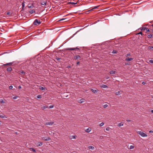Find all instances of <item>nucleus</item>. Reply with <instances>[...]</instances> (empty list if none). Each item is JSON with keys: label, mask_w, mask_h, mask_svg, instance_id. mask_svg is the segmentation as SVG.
<instances>
[{"label": "nucleus", "mask_w": 153, "mask_h": 153, "mask_svg": "<svg viewBox=\"0 0 153 153\" xmlns=\"http://www.w3.org/2000/svg\"><path fill=\"white\" fill-rule=\"evenodd\" d=\"M83 99L80 100H79V103H82L84 102V101H82Z\"/></svg>", "instance_id": "32"}, {"label": "nucleus", "mask_w": 153, "mask_h": 153, "mask_svg": "<svg viewBox=\"0 0 153 153\" xmlns=\"http://www.w3.org/2000/svg\"><path fill=\"white\" fill-rule=\"evenodd\" d=\"M152 48H153V46H150L148 47L149 49H151Z\"/></svg>", "instance_id": "31"}, {"label": "nucleus", "mask_w": 153, "mask_h": 153, "mask_svg": "<svg viewBox=\"0 0 153 153\" xmlns=\"http://www.w3.org/2000/svg\"><path fill=\"white\" fill-rule=\"evenodd\" d=\"M110 130V128L109 127L107 128H106V130L107 131H109Z\"/></svg>", "instance_id": "40"}, {"label": "nucleus", "mask_w": 153, "mask_h": 153, "mask_svg": "<svg viewBox=\"0 0 153 153\" xmlns=\"http://www.w3.org/2000/svg\"><path fill=\"white\" fill-rule=\"evenodd\" d=\"M141 30H146V32L149 31V30L148 28L145 27H142L141 28H140Z\"/></svg>", "instance_id": "6"}, {"label": "nucleus", "mask_w": 153, "mask_h": 153, "mask_svg": "<svg viewBox=\"0 0 153 153\" xmlns=\"http://www.w3.org/2000/svg\"><path fill=\"white\" fill-rule=\"evenodd\" d=\"M70 66H68L67 68H70Z\"/></svg>", "instance_id": "54"}, {"label": "nucleus", "mask_w": 153, "mask_h": 153, "mask_svg": "<svg viewBox=\"0 0 153 153\" xmlns=\"http://www.w3.org/2000/svg\"><path fill=\"white\" fill-rule=\"evenodd\" d=\"M108 106V105L107 104H105L103 105V108H107Z\"/></svg>", "instance_id": "34"}, {"label": "nucleus", "mask_w": 153, "mask_h": 153, "mask_svg": "<svg viewBox=\"0 0 153 153\" xmlns=\"http://www.w3.org/2000/svg\"><path fill=\"white\" fill-rule=\"evenodd\" d=\"M15 134H18V132H15Z\"/></svg>", "instance_id": "55"}, {"label": "nucleus", "mask_w": 153, "mask_h": 153, "mask_svg": "<svg viewBox=\"0 0 153 153\" xmlns=\"http://www.w3.org/2000/svg\"><path fill=\"white\" fill-rule=\"evenodd\" d=\"M151 112L152 113H153V110H152L151 111Z\"/></svg>", "instance_id": "53"}, {"label": "nucleus", "mask_w": 153, "mask_h": 153, "mask_svg": "<svg viewBox=\"0 0 153 153\" xmlns=\"http://www.w3.org/2000/svg\"><path fill=\"white\" fill-rule=\"evenodd\" d=\"M137 34H141L142 35H143V34L142 33V32H140L139 33H138Z\"/></svg>", "instance_id": "43"}, {"label": "nucleus", "mask_w": 153, "mask_h": 153, "mask_svg": "<svg viewBox=\"0 0 153 153\" xmlns=\"http://www.w3.org/2000/svg\"><path fill=\"white\" fill-rule=\"evenodd\" d=\"M18 88H19V89H20V88H21V86H19V87H18Z\"/></svg>", "instance_id": "48"}, {"label": "nucleus", "mask_w": 153, "mask_h": 153, "mask_svg": "<svg viewBox=\"0 0 153 153\" xmlns=\"http://www.w3.org/2000/svg\"><path fill=\"white\" fill-rule=\"evenodd\" d=\"M88 148L90 149H94V147L92 146H89Z\"/></svg>", "instance_id": "22"}, {"label": "nucleus", "mask_w": 153, "mask_h": 153, "mask_svg": "<svg viewBox=\"0 0 153 153\" xmlns=\"http://www.w3.org/2000/svg\"><path fill=\"white\" fill-rule=\"evenodd\" d=\"M63 20H65V22L67 21H68L67 18H63L60 19L59 21H62Z\"/></svg>", "instance_id": "13"}, {"label": "nucleus", "mask_w": 153, "mask_h": 153, "mask_svg": "<svg viewBox=\"0 0 153 153\" xmlns=\"http://www.w3.org/2000/svg\"><path fill=\"white\" fill-rule=\"evenodd\" d=\"M149 132L150 133H152V132H153V131H152L151 130V131H149Z\"/></svg>", "instance_id": "51"}, {"label": "nucleus", "mask_w": 153, "mask_h": 153, "mask_svg": "<svg viewBox=\"0 0 153 153\" xmlns=\"http://www.w3.org/2000/svg\"><path fill=\"white\" fill-rule=\"evenodd\" d=\"M137 133L143 137H146L147 136V134L143 132H142L141 131H138L137 132Z\"/></svg>", "instance_id": "2"}, {"label": "nucleus", "mask_w": 153, "mask_h": 153, "mask_svg": "<svg viewBox=\"0 0 153 153\" xmlns=\"http://www.w3.org/2000/svg\"><path fill=\"white\" fill-rule=\"evenodd\" d=\"M126 121H127V122H130V121H131V120H126Z\"/></svg>", "instance_id": "47"}, {"label": "nucleus", "mask_w": 153, "mask_h": 153, "mask_svg": "<svg viewBox=\"0 0 153 153\" xmlns=\"http://www.w3.org/2000/svg\"><path fill=\"white\" fill-rule=\"evenodd\" d=\"M10 14V12H7V15H9Z\"/></svg>", "instance_id": "45"}, {"label": "nucleus", "mask_w": 153, "mask_h": 153, "mask_svg": "<svg viewBox=\"0 0 153 153\" xmlns=\"http://www.w3.org/2000/svg\"><path fill=\"white\" fill-rule=\"evenodd\" d=\"M53 105H50L49 107V108H53Z\"/></svg>", "instance_id": "39"}, {"label": "nucleus", "mask_w": 153, "mask_h": 153, "mask_svg": "<svg viewBox=\"0 0 153 153\" xmlns=\"http://www.w3.org/2000/svg\"><path fill=\"white\" fill-rule=\"evenodd\" d=\"M0 102L2 104L4 103H5L4 102V101L3 100L1 99L0 100Z\"/></svg>", "instance_id": "26"}, {"label": "nucleus", "mask_w": 153, "mask_h": 153, "mask_svg": "<svg viewBox=\"0 0 153 153\" xmlns=\"http://www.w3.org/2000/svg\"><path fill=\"white\" fill-rule=\"evenodd\" d=\"M149 62L151 63H153V61L152 60H151L149 61Z\"/></svg>", "instance_id": "42"}, {"label": "nucleus", "mask_w": 153, "mask_h": 153, "mask_svg": "<svg viewBox=\"0 0 153 153\" xmlns=\"http://www.w3.org/2000/svg\"><path fill=\"white\" fill-rule=\"evenodd\" d=\"M75 59H78L79 60H81V56L79 55H76L74 57Z\"/></svg>", "instance_id": "4"}, {"label": "nucleus", "mask_w": 153, "mask_h": 153, "mask_svg": "<svg viewBox=\"0 0 153 153\" xmlns=\"http://www.w3.org/2000/svg\"><path fill=\"white\" fill-rule=\"evenodd\" d=\"M40 89L41 90H44L45 89V88L44 87H41L40 88Z\"/></svg>", "instance_id": "36"}, {"label": "nucleus", "mask_w": 153, "mask_h": 153, "mask_svg": "<svg viewBox=\"0 0 153 153\" xmlns=\"http://www.w3.org/2000/svg\"><path fill=\"white\" fill-rule=\"evenodd\" d=\"M22 9H23L25 7V2L23 1L22 4Z\"/></svg>", "instance_id": "24"}, {"label": "nucleus", "mask_w": 153, "mask_h": 153, "mask_svg": "<svg viewBox=\"0 0 153 153\" xmlns=\"http://www.w3.org/2000/svg\"><path fill=\"white\" fill-rule=\"evenodd\" d=\"M28 7L29 8H31L33 7V5H29V4L28 5Z\"/></svg>", "instance_id": "38"}, {"label": "nucleus", "mask_w": 153, "mask_h": 153, "mask_svg": "<svg viewBox=\"0 0 153 153\" xmlns=\"http://www.w3.org/2000/svg\"><path fill=\"white\" fill-rule=\"evenodd\" d=\"M41 23V22L40 21H39L38 19H36L34 21L33 24L35 25H40Z\"/></svg>", "instance_id": "3"}, {"label": "nucleus", "mask_w": 153, "mask_h": 153, "mask_svg": "<svg viewBox=\"0 0 153 153\" xmlns=\"http://www.w3.org/2000/svg\"><path fill=\"white\" fill-rule=\"evenodd\" d=\"M17 97H13V99H16V98Z\"/></svg>", "instance_id": "50"}, {"label": "nucleus", "mask_w": 153, "mask_h": 153, "mask_svg": "<svg viewBox=\"0 0 153 153\" xmlns=\"http://www.w3.org/2000/svg\"><path fill=\"white\" fill-rule=\"evenodd\" d=\"M54 124L53 122H47L45 124V125H52Z\"/></svg>", "instance_id": "9"}, {"label": "nucleus", "mask_w": 153, "mask_h": 153, "mask_svg": "<svg viewBox=\"0 0 153 153\" xmlns=\"http://www.w3.org/2000/svg\"><path fill=\"white\" fill-rule=\"evenodd\" d=\"M18 73L21 75H25V72L22 70L19 71Z\"/></svg>", "instance_id": "5"}, {"label": "nucleus", "mask_w": 153, "mask_h": 153, "mask_svg": "<svg viewBox=\"0 0 153 153\" xmlns=\"http://www.w3.org/2000/svg\"><path fill=\"white\" fill-rule=\"evenodd\" d=\"M30 150L33 151L34 152H36L35 149L33 148H30Z\"/></svg>", "instance_id": "25"}, {"label": "nucleus", "mask_w": 153, "mask_h": 153, "mask_svg": "<svg viewBox=\"0 0 153 153\" xmlns=\"http://www.w3.org/2000/svg\"><path fill=\"white\" fill-rule=\"evenodd\" d=\"M116 71H110L109 73L111 74H114L115 73Z\"/></svg>", "instance_id": "15"}, {"label": "nucleus", "mask_w": 153, "mask_h": 153, "mask_svg": "<svg viewBox=\"0 0 153 153\" xmlns=\"http://www.w3.org/2000/svg\"><path fill=\"white\" fill-rule=\"evenodd\" d=\"M13 62L7 63L6 64H4L3 65V66H10L12 65L13 64Z\"/></svg>", "instance_id": "7"}, {"label": "nucleus", "mask_w": 153, "mask_h": 153, "mask_svg": "<svg viewBox=\"0 0 153 153\" xmlns=\"http://www.w3.org/2000/svg\"><path fill=\"white\" fill-rule=\"evenodd\" d=\"M130 55V54H127L126 55V56H129V55Z\"/></svg>", "instance_id": "49"}, {"label": "nucleus", "mask_w": 153, "mask_h": 153, "mask_svg": "<svg viewBox=\"0 0 153 153\" xmlns=\"http://www.w3.org/2000/svg\"><path fill=\"white\" fill-rule=\"evenodd\" d=\"M74 138V139H75L76 138H75V136H72Z\"/></svg>", "instance_id": "52"}, {"label": "nucleus", "mask_w": 153, "mask_h": 153, "mask_svg": "<svg viewBox=\"0 0 153 153\" xmlns=\"http://www.w3.org/2000/svg\"><path fill=\"white\" fill-rule=\"evenodd\" d=\"M76 49L79 50L80 49H79V48H78L77 47H76L75 48H67L65 49V50H66V51H68V50L73 51V50H76Z\"/></svg>", "instance_id": "1"}, {"label": "nucleus", "mask_w": 153, "mask_h": 153, "mask_svg": "<svg viewBox=\"0 0 153 153\" xmlns=\"http://www.w3.org/2000/svg\"><path fill=\"white\" fill-rule=\"evenodd\" d=\"M48 107L47 106H44L42 107V109H45L46 108Z\"/></svg>", "instance_id": "37"}, {"label": "nucleus", "mask_w": 153, "mask_h": 153, "mask_svg": "<svg viewBox=\"0 0 153 153\" xmlns=\"http://www.w3.org/2000/svg\"><path fill=\"white\" fill-rule=\"evenodd\" d=\"M99 6H95L94 8L91 9V10H89L88 11H92V10H93V9H94L97 8Z\"/></svg>", "instance_id": "21"}, {"label": "nucleus", "mask_w": 153, "mask_h": 153, "mask_svg": "<svg viewBox=\"0 0 153 153\" xmlns=\"http://www.w3.org/2000/svg\"><path fill=\"white\" fill-rule=\"evenodd\" d=\"M9 153H13L12 152H9Z\"/></svg>", "instance_id": "57"}, {"label": "nucleus", "mask_w": 153, "mask_h": 153, "mask_svg": "<svg viewBox=\"0 0 153 153\" xmlns=\"http://www.w3.org/2000/svg\"><path fill=\"white\" fill-rule=\"evenodd\" d=\"M104 123L103 122L101 123L100 125V126H102L103 125Z\"/></svg>", "instance_id": "35"}, {"label": "nucleus", "mask_w": 153, "mask_h": 153, "mask_svg": "<svg viewBox=\"0 0 153 153\" xmlns=\"http://www.w3.org/2000/svg\"><path fill=\"white\" fill-rule=\"evenodd\" d=\"M91 91L94 93H97L98 91V90H93L92 89H91Z\"/></svg>", "instance_id": "11"}, {"label": "nucleus", "mask_w": 153, "mask_h": 153, "mask_svg": "<svg viewBox=\"0 0 153 153\" xmlns=\"http://www.w3.org/2000/svg\"><path fill=\"white\" fill-rule=\"evenodd\" d=\"M77 4V3H74V2H69L68 3V4Z\"/></svg>", "instance_id": "20"}, {"label": "nucleus", "mask_w": 153, "mask_h": 153, "mask_svg": "<svg viewBox=\"0 0 153 153\" xmlns=\"http://www.w3.org/2000/svg\"><path fill=\"white\" fill-rule=\"evenodd\" d=\"M134 148V146H131L130 148H129V149H133Z\"/></svg>", "instance_id": "30"}, {"label": "nucleus", "mask_w": 153, "mask_h": 153, "mask_svg": "<svg viewBox=\"0 0 153 153\" xmlns=\"http://www.w3.org/2000/svg\"><path fill=\"white\" fill-rule=\"evenodd\" d=\"M43 145V143L41 142H38L36 144L37 146H41Z\"/></svg>", "instance_id": "10"}, {"label": "nucleus", "mask_w": 153, "mask_h": 153, "mask_svg": "<svg viewBox=\"0 0 153 153\" xmlns=\"http://www.w3.org/2000/svg\"><path fill=\"white\" fill-rule=\"evenodd\" d=\"M29 13H30V14H32L33 13H35V11L34 10H31L29 11Z\"/></svg>", "instance_id": "19"}, {"label": "nucleus", "mask_w": 153, "mask_h": 153, "mask_svg": "<svg viewBox=\"0 0 153 153\" xmlns=\"http://www.w3.org/2000/svg\"><path fill=\"white\" fill-rule=\"evenodd\" d=\"M133 59V58H128L126 59L125 60L127 62H129Z\"/></svg>", "instance_id": "12"}, {"label": "nucleus", "mask_w": 153, "mask_h": 153, "mask_svg": "<svg viewBox=\"0 0 153 153\" xmlns=\"http://www.w3.org/2000/svg\"><path fill=\"white\" fill-rule=\"evenodd\" d=\"M142 84H143V85H145V84H146V82H143L142 83Z\"/></svg>", "instance_id": "44"}, {"label": "nucleus", "mask_w": 153, "mask_h": 153, "mask_svg": "<svg viewBox=\"0 0 153 153\" xmlns=\"http://www.w3.org/2000/svg\"><path fill=\"white\" fill-rule=\"evenodd\" d=\"M152 35L151 34H150L148 36V38H152Z\"/></svg>", "instance_id": "33"}, {"label": "nucleus", "mask_w": 153, "mask_h": 153, "mask_svg": "<svg viewBox=\"0 0 153 153\" xmlns=\"http://www.w3.org/2000/svg\"><path fill=\"white\" fill-rule=\"evenodd\" d=\"M122 91H118L116 93H115V94L116 95H119L120 94H121V93L120 92H121Z\"/></svg>", "instance_id": "17"}, {"label": "nucleus", "mask_w": 153, "mask_h": 153, "mask_svg": "<svg viewBox=\"0 0 153 153\" xmlns=\"http://www.w3.org/2000/svg\"><path fill=\"white\" fill-rule=\"evenodd\" d=\"M80 63V62H77V65H78Z\"/></svg>", "instance_id": "46"}, {"label": "nucleus", "mask_w": 153, "mask_h": 153, "mask_svg": "<svg viewBox=\"0 0 153 153\" xmlns=\"http://www.w3.org/2000/svg\"><path fill=\"white\" fill-rule=\"evenodd\" d=\"M7 70L8 71H10L12 70V68L11 67H9L7 68Z\"/></svg>", "instance_id": "14"}, {"label": "nucleus", "mask_w": 153, "mask_h": 153, "mask_svg": "<svg viewBox=\"0 0 153 153\" xmlns=\"http://www.w3.org/2000/svg\"><path fill=\"white\" fill-rule=\"evenodd\" d=\"M13 88V87L12 85L10 86L9 87L10 89H12Z\"/></svg>", "instance_id": "41"}, {"label": "nucleus", "mask_w": 153, "mask_h": 153, "mask_svg": "<svg viewBox=\"0 0 153 153\" xmlns=\"http://www.w3.org/2000/svg\"><path fill=\"white\" fill-rule=\"evenodd\" d=\"M91 131V128H88L85 131H86V132H89Z\"/></svg>", "instance_id": "18"}, {"label": "nucleus", "mask_w": 153, "mask_h": 153, "mask_svg": "<svg viewBox=\"0 0 153 153\" xmlns=\"http://www.w3.org/2000/svg\"><path fill=\"white\" fill-rule=\"evenodd\" d=\"M112 53H117V51L116 50H113Z\"/></svg>", "instance_id": "27"}, {"label": "nucleus", "mask_w": 153, "mask_h": 153, "mask_svg": "<svg viewBox=\"0 0 153 153\" xmlns=\"http://www.w3.org/2000/svg\"><path fill=\"white\" fill-rule=\"evenodd\" d=\"M46 3L45 2V1L41 3V4L42 5H46Z\"/></svg>", "instance_id": "23"}, {"label": "nucleus", "mask_w": 153, "mask_h": 153, "mask_svg": "<svg viewBox=\"0 0 153 153\" xmlns=\"http://www.w3.org/2000/svg\"><path fill=\"white\" fill-rule=\"evenodd\" d=\"M152 27H153V24L152 25Z\"/></svg>", "instance_id": "56"}, {"label": "nucleus", "mask_w": 153, "mask_h": 153, "mask_svg": "<svg viewBox=\"0 0 153 153\" xmlns=\"http://www.w3.org/2000/svg\"><path fill=\"white\" fill-rule=\"evenodd\" d=\"M37 98L39 99H41L42 98V96L41 95H38L37 96Z\"/></svg>", "instance_id": "29"}, {"label": "nucleus", "mask_w": 153, "mask_h": 153, "mask_svg": "<svg viewBox=\"0 0 153 153\" xmlns=\"http://www.w3.org/2000/svg\"><path fill=\"white\" fill-rule=\"evenodd\" d=\"M101 87L104 88H107L108 87V86L107 85H101Z\"/></svg>", "instance_id": "16"}, {"label": "nucleus", "mask_w": 153, "mask_h": 153, "mask_svg": "<svg viewBox=\"0 0 153 153\" xmlns=\"http://www.w3.org/2000/svg\"><path fill=\"white\" fill-rule=\"evenodd\" d=\"M123 123H119L118 125V126L119 127L120 126H123Z\"/></svg>", "instance_id": "28"}, {"label": "nucleus", "mask_w": 153, "mask_h": 153, "mask_svg": "<svg viewBox=\"0 0 153 153\" xmlns=\"http://www.w3.org/2000/svg\"><path fill=\"white\" fill-rule=\"evenodd\" d=\"M42 139L45 141H49L51 140V138L49 137H45L42 138Z\"/></svg>", "instance_id": "8"}]
</instances>
